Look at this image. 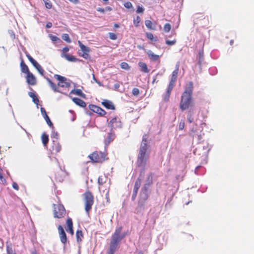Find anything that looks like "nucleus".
I'll return each instance as SVG.
<instances>
[{"label":"nucleus","instance_id":"f257e3e1","mask_svg":"<svg viewBox=\"0 0 254 254\" xmlns=\"http://www.w3.org/2000/svg\"><path fill=\"white\" fill-rule=\"evenodd\" d=\"M193 88V82L192 81L189 82L181 96L180 108L182 111L188 109L193 106V101L192 97Z\"/></svg>","mask_w":254,"mask_h":254},{"label":"nucleus","instance_id":"f03ea898","mask_svg":"<svg viewBox=\"0 0 254 254\" xmlns=\"http://www.w3.org/2000/svg\"><path fill=\"white\" fill-rule=\"evenodd\" d=\"M122 227L121 226L117 228L113 235L110 244L109 250L116 252L121 240L124 239L126 235L125 234H121Z\"/></svg>","mask_w":254,"mask_h":254},{"label":"nucleus","instance_id":"7ed1b4c3","mask_svg":"<svg viewBox=\"0 0 254 254\" xmlns=\"http://www.w3.org/2000/svg\"><path fill=\"white\" fill-rule=\"evenodd\" d=\"M84 208L87 213H89L94 203V196L92 192L87 190L83 194Z\"/></svg>","mask_w":254,"mask_h":254},{"label":"nucleus","instance_id":"20e7f679","mask_svg":"<svg viewBox=\"0 0 254 254\" xmlns=\"http://www.w3.org/2000/svg\"><path fill=\"white\" fill-rule=\"evenodd\" d=\"M88 157L94 163H101L108 159L107 154L101 151H94L90 154Z\"/></svg>","mask_w":254,"mask_h":254},{"label":"nucleus","instance_id":"39448f33","mask_svg":"<svg viewBox=\"0 0 254 254\" xmlns=\"http://www.w3.org/2000/svg\"><path fill=\"white\" fill-rule=\"evenodd\" d=\"M66 214L65 209L62 204H54V215L55 218H62Z\"/></svg>","mask_w":254,"mask_h":254},{"label":"nucleus","instance_id":"423d86ee","mask_svg":"<svg viewBox=\"0 0 254 254\" xmlns=\"http://www.w3.org/2000/svg\"><path fill=\"white\" fill-rule=\"evenodd\" d=\"M78 44L80 48V51L82 53L79 51L78 54L80 56L83 57L85 59H89L90 58V56L89 54L90 52V49L88 47L84 45L80 41H78Z\"/></svg>","mask_w":254,"mask_h":254},{"label":"nucleus","instance_id":"0eeeda50","mask_svg":"<svg viewBox=\"0 0 254 254\" xmlns=\"http://www.w3.org/2000/svg\"><path fill=\"white\" fill-rule=\"evenodd\" d=\"M108 127L110 128V130L113 131L114 129L121 128L122 123L118 117H115L108 123Z\"/></svg>","mask_w":254,"mask_h":254},{"label":"nucleus","instance_id":"6e6552de","mask_svg":"<svg viewBox=\"0 0 254 254\" xmlns=\"http://www.w3.org/2000/svg\"><path fill=\"white\" fill-rule=\"evenodd\" d=\"M54 77L59 81L58 86L65 88H68L70 86V83L66 77L59 74H55Z\"/></svg>","mask_w":254,"mask_h":254},{"label":"nucleus","instance_id":"1a4fd4ad","mask_svg":"<svg viewBox=\"0 0 254 254\" xmlns=\"http://www.w3.org/2000/svg\"><path fill=\"white\" fill-rule=\"evenodd\" d=\"M26 57L32 65L38 71L39 73L41 75H43L44 70L42 66L29 54H26Z\"/></svg>","mask_w":254,"mask_h":254},{"label":"nucleus","instance_id":"9d476101","mask_svg":"<svg viewBox=\"0 0 254 254\" xmlns=\"http://www.w3.org/2000/svg\"><path fill=\"white\" fill-rule=\"evenodd\" d=\"M88 107L90 110L98 114L101 117H103L106 114V112L104 110L96 105L90 104Z\"/></svg>","mask_w":254,"mask_h":254},{"label":"nucleus","instance_id":"9b49d317","mask_svg":"<svg viewBox=\"0 0 254 254\" xmlns=\"http://www.w3.org/2000/svg\"><path fill=\"white\" fill-rule=\"evenodd\" d=\"M52 149L53 154H56L61 151L62 146L58 140V137H56L55 140H53Z\"/></svg>","mask_w":254,"mask_h":254},{"label":"nucleus","instance_id":"f8f14e48","mask_svg":"<svg viewBox=\"0 0 254 254\" xmlns=\"http://www.w3.org/2000/svg\"><path fill=\"white\" fill-rule=\"evenodd\" d=\"M58 229L60 240L63 244L65 245L67 241V238L64 230L61 225H59Z\"/></svg>","mask_w":254,"mask_h":254},{"label":"nucleus","instance_id":"ddd939ff","mask_svg":"<svg viewBox=\"0 0 254 254\" xmlns=\"http://www.w3.org/2000/svg\"><path fill=\"white\" fill-rule=\"evenodd\" d=\"M146 151H143L139 150L138 158H137V163L139 166H141L143 165H144L146 162L145 159V154Z\"/></svg>","mask_w":254,"mask_h":254},{"label":"nucleus","instance_id":"4468645a","mask_svg":"<svg viewBox=\"0 0 254 254\" xmlns=\"http://www.w3.org/2000/svg\"><path fill=\"white\" fill-rule=\"evenodd\" d=\"M26 74V79L27 84L30 85H35L36 84V78L35 76L30 72Z\"/></svg>","mask_w":254,"mask_h":254},{"label":"nucleus","instance_id":"2eb2a0df","mask_svg":"<svg viewBox=\"0 0 254 254\" xmlns=\"http://www.w3.org/2000/svg\"><path fill=\"white\" fill-rule=\"evenodd\" d=\"M115 135L113 130L108 133L107 136L104 139V143L106 146H108L114 139Z\"/></svg>","mask_w":254,"mask_h":254},{"label":"nucleus","instance_id":"dca6fc26","mask_svg":"<svg viewBox=\"0 0 254 254\" xmlns=\"http://www.w3.org/2000/svg\"><path fill=\"white\" fill-rule=\"evenodd\" d=\"M179 70V63H178V64H176V68L172 72V76H171L170 82L173 83L174 84L175 83V82L177 80V79Z\"/></svg>","mask_w":254,"mask_h":254},{"label":"nucleus","instance_id":"f3484780","mask_svg":"<svg viewBox=\"0 0 254 254\" xmlns=\"http://www.w3.org/2000/svg\"><path fill=\"white\" fill-rule=\"evenodd\" d=\"M147 149V135L144 134L142 137V142L140 145L139 150L146 151Z\"/></svg>","mask_w":254,"mask_h":254},{"label":"nucleus","instance_id":"a211bd4d","mask_svg":"<svg viewBox=\"0 0 254 254\" xmlns=\"http://www.w3.org/2000/svg\"><path fill=\"white\" fill-rule=\"evenodd\" d=\"M41 114H42L43 118L45 119V121H46V122H47V124L49 125V126H50L51 127L54 128L53 124L51 122L49 117H48V116L47 114L45 109L44 108H43V107L41 108Z\"/></svg>","mask_w":254,"mask_h":254},{"label":"nucleus","instance_id":"6ab92c4d","mask_svg":"<svg viewBox=\"0 0 254 254\" xmlns=\"http://www.w3.org/2000/svg\"><path fill=\"white\" fill-rule=\"evenodd\" d=\"M148 198V195L146 193H143L141 194L140 198L138 201V207L144 209V205L145 201Z\"/></svg>","mask_w":254,"mask_h":254},{"label":"nucleus","instance_id":"aec40b11","mask_svg":"<svg viewBox=\"0 0 254 254\" xmlns=\"http://www.w3.org/2000/svg\"><path fill=\"white\" fill-rule=\"evenodd\" d=\"M187 114V120L189 123H191L194 121L193 115L195 113V110L193 108L191 107L188 109Z\"/></svg>","mask_w":254,"mask_h":254},{"label":"nucleus","instance_id":"412c9836","mask_svg":"<svg viewBox=\"0 0 254 254\" xmlns=\"http://www.w3.org/2000/svg\"><path fill=\"white\" fill-rule=\"evenodd\" d=\"M101 104L107 109L114 110L115 109V107L113 103L107 100H104L102 102Z\"/></svg>","mask_w":254,"mask_h":254},{"label":"nucleus","instance_id":"4be33fe9","mask_svg":"<svg viewBox=\"0 0 254 254\" xmlns=\"http://www.w3.org/2000/svg\"><path fill=\"white\" fill-rule=\"evenodd\" d=\"M72 101L75 104L81 107L85 108L86 106V103L83 100L78 98H72Z\"/></svg>","mask_w":254,"mask_h":254},{"label":"nucleus","instance_id":"5701e85b","mask_svg":"<svg viewBox=\"0 0 254 254\" xmlns=\"http://www.w3.org/2000/svg\"><path fill=\"white\" fill-rule=\"evenodd\" d=\"M147 54L149 59L153 62H156L159 59V56L158 55L154 54L150 50H149L147 52Z\"/></svg>","mask_w":254,"mask_h":254},{"label":"nucleus","instance_id":"b1692460","mask_svg":"<svg viewBox=\"0 0 254 254\" xmlns=\"http://www.w3.org/2000/svg\"><path fill=\"white\" fill-rule=\"evenodd\" d=\"M196 59L198 60V64L201 66L202 62L204 60V52L203 49H202L201 50H199L198 52V54L196 57Z\"/></svg>","mask_w":254,"mask_h":254},{"label":"nucleus","instance_id":"393cba45","mask_svg":"<svg viewBox=\"0 0 254 254\" xmlns=\"http://www.w3.org/2000/svg\"><path fill=\"white\" fill-rule=\"evenodd\" d=\"M20 67H21V71L25 73H28L30 72V71L29 70V68L27 65L25 64L23 60H22L20 62Z\"/></svg>","mask_w":254,"mask_h":254},{"label":"nucleus","instance_id":"a878e982","mask_svg":"<svg viewBox=\"0 0 254 254\" xmlns=\"http://www.w3.org/2000/svg\"><path fill=\"white\" fill-rule=\"evenodd\" d=\"M41 139L44 146L47 147L49 142V135L45 132H44L42 134Z\"/></svg>","mask_w":254,"mask_h":254},{"label":"nucleus","instance_id":"bb28decb","mask_svg":"<svg viewBox=\"0 0 254 254\" xmlns=\"http://www.w3.org/2000/svg\"><path fill=\"white\" fill-rule=\"evenodd\" d=\"M138 65L141 68V70L143 72L148 73L149 72L147 64L145 63L139 62Z\"/></svg>","mask_w":254,"mask_h":254},{"label":"nucleus","instance_id":"cd10ccee","mask_svg":"<svg viewBox=\"0 0 254 254\" xmlns=\"http://www.w3.org/2000/svg\"><path fill=\"white\" fill-rule=\"evenodd\" d=\"M141 180L140 178H138L136 180V181L135 183V184H134L133 191L136 192H138V190L141 186Z\"/></svg>","mask_w":254,"mask_h":254},{"label":"nucleus","instance_id":"c85d7f7f","mask_svg":"<svg viewBox=\"0 0 254 254\" xmlns=\"http://www.w3.org/2000/svg\"><path fill=\"white\" fill-rule=\"evenodd\" d=\"M47 81L48 82L50 87L52 88V89L55 91V92H58L59 89L57 86L54 83L52 80L49 79V78H46Z\"/></svg>","mask_w":254,"mask_h":254},{"label":"nucleus","instance_id":"c756f323","mask_svg":"<svg viewBox=\"0 0 254 254\" xmlns=\"http://www.w3.org/2000/svg\"><path fill=\"white\" fill-rule=\"evenodd\" d=\"M64 57L68 61L70 62H77L78 61V59L76 58L74 56L69 55L68 54H64Z\"/></svg>","mask_w":254,"mask_h":254},{"label":"nucleus","instance_id":"7c9ffc66","mask_svg":"<svg viewBox=\"0 0 254 254\" xmlns=\"http://www.w3.org/2000/svg\"><path fill=\"white\" fill-rule=\"evenodd\" d=\"M28 95L32 99V101L35 104H38L39 100L34 93L30 92L28 93Z\"/></svg>","mask_w":254,"mask_h":254},{"label":"nucleus","instance_id":"2f4dec72","mask_svg":"<svg viewBox=\"0 0 254 254\" xmlns=\"http://www.w3.org/2000/svg\"><path fill=\"white\" fill-rule=\"evenodd\" d=\"M76 237L77 242L79 243L82 241V239L83 238L82 232L81 230L77 231L76 233Z\"/></svg>","mask_w":254,"mask_h":254},{"label":"nucleus","instance_id":"473e14b6","mask_svg":"<svg viewBox=\"0 0 254 254\" xmlns=\"http://www.w3.org/2000/svg\"><path fill=\"white\" fill-rule=\"evenodd\" d=\"M145 25L147 28L149 30H154V26L152 22L149 20H146L145 21Z\"/></svg>","mask_w":254,"mask_h":254},{"label":"nucleus","instance_id":"72a5a7b5","mask_svg":"<svg viewBox=\"0 0 254 254\" xmlns=\"http://www.w3.org/2000/svg\"><path fill=\"white\" fill-rule=\"evenodd\" d=\"M107 181V178L105 176H101L98 178V182L99 186H102Z\"/></svg>","mask_w":254,"mask_h":254},{"label":"nucleus","instance_id":"f704fd0d","mask_svg":"<svg viewBox=\"0 0 254 254\" xmlns=\"http://www.w3.org/2000/svg\"><path fill=\"white\" fill-rule=\"evenodd\" d=\"M70 93H73L81 97H83L85 95L79 89H73L70 92Z\"/></svg>","mask_w":254,"mask_h":254},{"label":"nucleus","instance_id":"c9c22d12","mask_svg":"<svg viewBox=\"0 0 254 254\" xmlns=\"http://www.w3.org/2000/svg\"><path fill=\"white\" fill-rule=\"evenodd\" d=\"M146 37L151 41H157V39L156 38H154L153 34L150 32H147L146 33Z\"/></svg>","mask_w":254,"mask_h":254},{"label":"nucleus","instance_id":"e433bc0d","mask_svg":"<svg viewBox=\"0 0 254 254\" xmlns=\"http://www.w3.org/2000/svg\"><path fill=\"white\" fill-rule=\"evenodd\" d=\"M67 227L66 229L73 228V223L71 218H68L66 222Z\"/></svg>","mask_w":254,"mask_h":254},{"label":"nucleus","instance_id":"4c0bfd02","mask_svg":"<svg viewBox=\"0 0 254 254\" xmlns=\"http://www.w3.org/2000/svg\"><path fill=\"white\" fill-rule=\"evenodd\" d=\"M62 38L64 41H66L68 43H70L71 42V39L69 38V36L68 34H63L62 36Z\"/></svg>","mask_w":254,"mask_h":254},{"label":"nucleus","instance_id":"58836bf2","mask_svg":"<svg viewBox=\"0 0 254 254\" xmlns=\"http://www.w3.org/2000/svg\"><path fill=\"white\" fill-rule=\"evenodd\" d=\"M171 29V25L169 23H166L163 28V30L166 33H168Z\"/></svg>","mask_w":254,"mask_h":254},{"label":"nucleus","instance_id":"ea45409f","mask_svg":"<svg viewBox=\"0 0 254 254\" xmlns=\"http://www.w3.org/2000/svg\"><path fill=\"white\" fill-rule=\"evenodd\" d=\"M121 67L122 69H126V70H128V69H129L130 68V66L129 65V64L127 63L122 62L121 64Z\"/></svg>","mask_w":254,"mask_h":254},{"label":"nucleus","instance_id":"a19ab883","mask_svg":"<svg viewBox=\"0 0 254 254\" xmlns=\"http://www.w3.org/2000/svg\"><path fill=\"white\" fill-rule=\"evenodd\" d=\"M140 21V18L139 16H136L133 19V24L135 27H138Z\"/></svg>","mask_w":254,"mask_h":254},{"label":"nucleus","instance_id":"79ce46f5","mask_svg":"<svg viewBox=\"0 0 254 254\" xmlns=\"http://www.w3.org/2000/svg\"><path fill=\"white\" fill-rule=\"evenodd\" d=\"M176 39H174L173 40H166L165 41L166 44L169 46L174 45L176 43Z\"/></svg>","mask_w":254,"mask_h":254},{"label":"nucleus","instance_id":"37998d69","mask_svg":"<svg viewBox=\"0 0 254 254\" xmlns=\"http://www.w3.org/2000/svg\"><path fill=\"white\" fill-rule=\"evenodd\" d=\"M140 93L139 90L137 88H133L132 90V94L134 96H137Z\"/></svg>","mask_w":254,"mask_h":254},{"label":"nucleus","instance_id":"c03bdc74","mask_svg":"<svg viewBox=\"0 0 254 254\" xmlns=\"http://www.w3.org/2000/svg\"><path fill=\"white\" fill-rule=\"evenodd\" d=\"M175 84L173 83H169V84L168 86L167 89V92L171 93V91L174 86Z\"/></svg>","mask_w":254,"mask_h":254},{"label":"nucleus","instance_id":"a18cd8bd","mask_svg":"<svg viewBox=\"0 0 254 254\" xmlns=\"http://www.w3.org/2000/svg\"><path fill=\"white\" fill-rule=\"evenodd\" d=\"M185 126V121L184 120H181L179 125V128L180 130H183Z\"/></svg>","mask_w":254,"mask_h":254},{"label":"nucleus","instance_id":"49530a36","mask_svg":"<svg viewBox=\"0 0 254 254\" xmlns=\"http://www.w3.org/2000/svg\"><path fill=\"white\" fill-rule=\"evenodd\" d=\"M171 93L166 92L165 94L163 96V100L165 102H168L169 100Z\"/></svg>","mask_w":254,"mask_h":254},{"label":"nucleus","instance_id":"de8ad7c7","mask_svg":"<svg viewBox=\"0 0 254 254\" xmlns=\"http://www.w3.org/2000/svg\"><path fill=\"white\" fill-rule=\"evenodd\" d=\"M109 37L110 39L113 40H115L117 39V35L114 33H109Z\"/></svg>","mask_w":254,"mask_h":254},{"label":"nucleus","instance_id":"09e8293b","mask_svg":"<svg viewBox=\"0 0 254 254\" xmlns=\"http://www.w3.org/2000/svg\"><path fill=\"white\" fill-rule=\"evenodd\" d=\"M45 6L48 9H50L52 8V4L49 0H47L45 1Z\"/></svg>","mask_w":254,"mask_h":254},{"label":"nucleus","instance_id":"8fccbe9b","mask_svg":"<svg viewBox=\"0 0 254 254\" xmlns=\"http://www.w3.org/2000/svg\"><path fill=\"white\" fill-rule=\"evenodd\" d=\"M6 252L7 254H16V253L12 250V248L9 247H7Z\"/></svg>","mask_w":254,"mask_h":254},{"label":"nucleus","instance_id":"3c124183","mask_svg":"<svg viewBox=\"0 0 254 254\" xmlns=\"http://www.w3.org/2000/svg\"><path fill=\"white\" fill-rule=\"evenodd\" d=\"M124 6L127 8H131L132 7V3L129 2V1H127V2H125L124 4Z\"/></svg>","mask_w":254,"mask_h":254},{"label":"nucleus","instance_id":"603ef678","mask_svg":"<svg viewBox=\"0 0 254 254\" xmlns=\"http://www.w3.org/2000/svg\"><path fill=\"white\" fill-rule=\"evenodd\" d=\"M50 37H51V39L53 42H56V41L60 40V39L58 37H57L56 36H55V35H51L50 36Z\"/></svg>","mask_w":254,"mask_h":254},{"label":"nucleus","instance_id":"864d4df0","mask_svg":"<svg viewBox=\"0 0 254 254\" xmlns=\"http://www.w3.org/2000/svg\"><path fill=\"white\" fill-rule=\"evenodd\" d=\"M144 8L140 6H138L137 7L136 12L137 13H142L144 11Z\"/></svg>","mask_w":254,"mask_h":254},{"label":"nucleus","instance_id":"5fc2aeb1","mask_svg":"<svg viewBox=\"0 0 254 254\" xmlns=\"http://www.w3.org/2000/svg\"><path fill=\"white\" fill-rule=\"evenodd\" d=\"M12 186L13 187V188L16 190H19V187H18V184L15 183V182H13L12 183Z\"/></svg>","mask_w":254,"mask_h":254},{"label":"nucleus","instance_id":"6e6d98bb","mask_svg":"<svg viewBox=\"0 0 254 254\" xmlns=\"http://www.w3.org/2000/svg\"><path fill=\"white\" fill-rule=\"evenodd\" d=\"M0 180L2 184L4 185L6 184V180L3 178L2 175H0Z\"/></svg>","mask_w":254,"mask_h":254},{"label":"nucleus","instance_id":"4d7b16f0","mask_svg":"<svg viewBox=\"0 0 254 254\" xmlns=\"http://www.w3.org/2000/svg\"><path fill=\"white\" fill-rule=\"evenodd\" d=\"M66 231L69 234H70L71 235H73L74 234V231L73 228L66 229Z\"/></svg>","mask_w":254,"mask_h":254},{"label":"nucleus","instance_id":"13d9d810","mask_svg":"<svg viewBox=\"0 0 254 254\" xmlns=\"http://www.w3.org/2000/svg\"><path fill=\"white\" fill-rule=\"evenodd\" d=\"M120 85L119 83H116L114 85V90H118V89L120 88Z\"/></svg>","mask_w":254,"mask_h":254},{"label":"nucleus","instance_id":"bf43d9fd","mask_svg":"<svg viewBox=\"0 0 254 254\" xmlns=\"http://www.w3.org/2000/svg\"><path fill=\"white\" fill-rule=\"evenodd\" d=\"M137 192L133 191L132 197H131L132 200H134L135 199V198L137 196Z\"/></svg>","mask_w":254,"mask_h":254},{"label":"nucleus","instance_id":"052dcab7","mask_svg":"<svg viewBox=\"0 0 254 254\" xmlns=\"http://www.w3.org/2000/svg\"><path fill=\"white\" fill-rule=\"evenodd\" d=\"M97 10L99 12H100L101 13H104L105 11V10L102 8H100V7H98L97 9Z\"/></svg>","mask_w":254,"mask_h":254},{"label":"nucleus","instance_id":"680f3d73","mask_svg":"<svg viewBox=\"0 0 254 254\" xmlns=\"http://www.w3.org/2000/svg\"><path fill=\"white\" fill-rule=\"evenodd\" d=\"M62 51L64 53H66L69 51V48L67 47H65L63 49Z\"/></svg>","mask_w":254,"mask_h":254},{"label":"nucleus","instance_id":"e2e57ef3","mask_svg":"<svg viewBox=\"0 0 254 254\" xmlns=\"http://www.w3.org/2000/svg\"><path fill=\"white\" fill-rule=\"evenodd\" d=\"M52 26V23L51 22H48L46 24V27L47 28H51Z\"/></svg>","mask_w":254,"mask_h":254},{"label":"nucleus","instance_id":"0e129e2a","mask_svg":"<svg viewBox=\"0 0 254 254\" xmlns=\"http://www.w3.org/2000/svg\"><path fill=\"white\" fill-rule=\"evenodd\" d=\"M106 10L108 11H111L112 10V8L110 6H107L106 7Z\"/></svg>","mask_w":254,"mask_h":254},{"label":"nucleus","instance_id":"69168bd1","mask_svg":"<svg viewBox=\"0 0 254 254\" xmlns=\"http://www.w3.org/2000/svg\"><path fill=\"white\" fill-rule=\"evenodd\" d=\"M115 252V251L109 250L108 254H114Z\"/></svg>","mask_w":254,"mask_h":254},{"label":"nucleus","instance_id":"338daca9","mask_svg":"<svg viewBox=\"0 0 254 254\" xmlns=\"http://www.w3.org/2000/svg\"><path fill=\"white\" fill-rule=\"evenodd\" d=\"M114 26L115 28H119V25L117 24V23H116V24H114Z\"/></svg>","mask_w":254,"mask_h":254},{"label":"nucleus","instance_id":"774afa93","mask_svg":"<svg viewBox=\"0 0 254 254\" xmlns=\"http://www.w3.org/2000/svg\"><path fill=\"white\" fill-rule=\"evenodd\" d=\"M2 175V170L0 168V175Z\"/></svg>","mask_w":254,"mask_h":254}]
</instances>
